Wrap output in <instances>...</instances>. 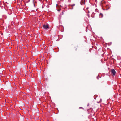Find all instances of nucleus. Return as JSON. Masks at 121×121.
Segmentation results:
<instances>
[{
    "mask_svg": "<svg viewBox=\"0 0 121 121\" xmlns=\"http://www.w3.org/2000/svg\"><path fill=\"white\" fill-rule=\"evenodd\" d=\"M43 27L45 29H48L49 28V26L48 24H45L43 26Z\"/></svg>",
    "mask_w": 121,
    "mask_h": 121,
    "instance_id": "2",
    "label": "nucleus"
},
{
    "mask_svg": "<svg viewBox=\"0 0 121 121\" xmlns=\"http://www.w3.org/2000/svg\"><path fill=\"white\" fill-rule=\"evenodd\" d=\"M83 1L82 0L81 2V5H83Z\"/></svg>",
    "mask_w": 121,
    "mask_h": 121,
    "instance_id": "6",
    "label": "nucleus"
},
{
    "mask_svg": "<svg viewBox=\"0 0 121 121\" xmlns=\"http://www.w3.org/2000/svg\"><path fill=\"white\" fill-rule=\"evenodd\" d=\"M99 76H97V79H99Z\"/></svg>",
    "mask_w": 121,
    "mask_h": 121,
    "instance_id": "9",
    "label": "nucleus"
},
{
    "mask_svg": "<svg viewBox=\"0 0 121 121\" xmlns=\"http://www.w3.org/2000/svg\"><path fill=\"white\" fill-rule=\"evenodd\" d=\"M87 28L86 27V32H87Z\"/></svg>",
    "mask_w": 121,
    "mask_h": 121,
    "instance_id": "8",
    "label": "nucleus"
},
{
    "mask_svg": "<svg viewBox=\"0 0 121 121\" xmlns=\"http://www.w3.org/2000/svg\"><path fill=\"white\" fill-rule=\"evenodd\" d=\"M105 3V2L103 1H101V3L102 4H104Z\"/></svg>",
    "mask_w": 121,
    "mask_h": 121,
    "instance_id": "5",
    "label": "nucleus"
},
{
    "mask_svg": "<svg viewBox=\"0 0 121 121\" xmlns=\"http://www.w3.org/2000/svg\"><path fill=\"white\" fill-rule=\"evenodd\" d=\"M82 108V109H83V108H82V107H80V108Z\"/></svg>",
    "mask_w": 121,
    "mask_h": 121,
    "instance_id": "11",
    "label": "nucleus"
},
{
    "mask_svg": "<svg viewBox=\"0 0 121 121\" xmlns=\"http://www.w3.org/2000/svg\"><path fill=\"white\" fill-rule=\"evenodd\" d=\"M100 17H103V15L102 13H100Z\"/></svg>",
    "mask_w": 121,
    "mask_h": 121,
    "instance_id": "4",
    "label": "nucleus"
},
{
    "mask_svg": "<svg viewBox=\"0 0 121 121\" xmlns=\"http://www.w3.org/2000/svg\"><path fill=\"white\" fill-rule=\"evenodd\" d=\"M83 4H85V2H84V3H83Z\"/></svg>",
    "mask_w": 121,
    "mask_h": 121,
    "instance_id": "12",
    "label": "nucleus"
},
{
    "mask_svg": "<svg viewBox=\"0 0 121 121\" xmlns=\"http://www.w3.org/2000/svg\"><path fill=\"white\" fill-rule=\"evenodd\" d=\"M116 71L115 70L113 69H111V73L112 74L113 76H114L116 74Z\"/></svg>",
    "mask_w": 121,
    "mask_h": 121,
    "instance_id": "1",
    "label": "nucleus"
},
{
    "mask_svg": "<svg viewBox=\"0 0 121 121\" xmlns=\"http://www.w3.org/2000/svg\"><path fill=\"white\" fill-rule=\"evenodd\" d=\"M89 104H88V105H87V106H89Z\"/></svg>",
    "mask_w": 121,
    "mask_h": 121,
    "instance_id": "14",
    "label": "nucleus"
},
{
    "mask_svg": "<svg viewBox=\"0 0 121 121\" xmlns=\"http://www.w3.org/2000/svg\"><path fill=\"white\" fill-rule=\"evenodd\" d=\"M100 99V101H99V102H98V103H99V102H101V101H102L101 99Z\"/></svg>",
    "mask_w": 121,
    "mask_h": 121,
    "instance_id": "7",
    "label": "nucleus"
},
{
    "mask_svg": "<svg viewBox=\"0 0 121 121\" xmlns=\"http://www.w3.org/2000/svg\"><path fill=\"white\" fill-rule=\"evenodd\" d=\"M88 8L87 7L86 9V13H89V11L88 10Z\"/></svg>",
    "mask_w": 121,
    "mask_h": 121,
    "instance_id": "3",
    "label": "nucleus"
},
{
    "mask_svg": "<svg viewBox=\"0 0 121 121\" xmlns=\"http://www.w3.org/2000/svg\"><path fill=\"white\" fill-rule=\"evenodd\" d=\"M60 10H58V11H60Z\"/></svg>",
    "mask_w": 121,
    "mask_h": 121,
    "instance_id": "13",
    "label": "nucleus"
},
{
    "mask_svg": "<svg viewBox=\"0 0 121 121\" xmlns=\"http://www.w3.org/2000/svg\"><path fill=\"white\" fill-rule=\"evenodd\" d=\"M75 4H72V7H73V6H75Z\"/></svg>",
    "mask_w": 121,
    "mask_h": 121,
    "instance_id": "10",
    "label": "nucleus"
}]
</instances>
